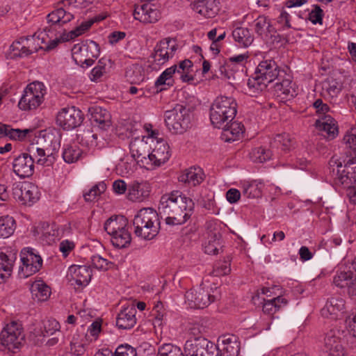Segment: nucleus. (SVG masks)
<instances>
[{
	"label": "nucleus",
	"instance_id": "nucleus-55",
	"mask_svg": "<svg viewBox=\"0 0 356 356\" xmlns=\"http://www.w3.org/2000/svg\"><path fill=\"white\" fill-rule=\"evenodd\" d=\"M114 356H137L136 350L129 344L119 346L113 353Z\"/></svg>",
	"mask_w": 356,
	"mask_h": 356
},
{
	"label": "nucleus",
	"instance_id": "nucleus-14",
	"mask_svg": "<svg viewBox=\"0 0 356 356\" xmlns=\"http://www.w3.org/2000/svg\"><path fill=\"white\" fill-rule=\"evenodd\" d=\"M84 119L82 111L75 106L62 108L56 116L57 124L65 130L79 127Z\"/></svg>",
	"mask_w": 356,
	"mask_h": 356
},
{
	"label": "nucleus",
	"instance_id": "nucleus-40",
	"mask_svg": "<svg viewBox=\"0 0 356 356\" xmlns=\"http://www.w3.org/2000/svg\"><path fill=\"white\" fill-rule=\"evenodd\" d=\"M292 145L293 143L289 134L286 133L276 135L270 143L272 149H281L284 152L289 150Z\"/></svg>",
	"mask_w": 356,
	"mask_h": 356
},
{
	"label": "nucleus",
	"instance_id": "nucleus-2",
	"mask_svg": "<svg viewBox=\"0 0 356 356\" xmlns=\"http://www.w3.org/2000/svg\"><path fill=\"white\" fill-rule=\"evenodd\" d=\"M193 209V200L179 191L163 195L159 206L160 215L165 217V223L169 225L185 223L191 216Z\"/></svg>",
	"mask_w": 356,
	"mask_h": 356
},
{
	"label": "nucleus",
	"instance_id": "nucleus-45",
	"mask_svg": "<svg viewBox=\"0 0 356 356\" xmlns=\"http://www.w3.org/2000/svg\"><path fill=\"white\" fill-rule=\"evenodd\" d=\"M273 149L264 147H258L252 149L250 153V159L255 163H264L269 160L273 155Z\"/></svg>",
	"mask_w": 356,
	"mask_h": 356
},
{
	"label": "nucleus",
	"instance_id": "nucleus-7",
	"mask_svg": "<svg viewBox=\"0 0 356 356\" xmlns=\"http://www.w3.org/2000/svg\"><path fill=\"white\" fill-rule=\"evenodd\" d=\"M45 92V86L42 82L31 83L24 89L18 103L19 108L23 111L37 108L42 103Z\"/></svg>",
	"mask_w": 356,
	"mask_h": 356
},
{
	"label": "nucleus",
	"instance_id": "nucleus-56",
	"mask_svg": "<svg viewBox=\"0 0 356 356\" xmlns=\"http://www.w3.org/2000/svg\"><path fill=\"white\" fill-rule=\"evenodd\" d=\"M29 40H30V38L29 37H22L18 40L13 42L10 47V49L12 51L11 52V58H20L21 44H22L23 43H25V42H29Z\"/></svg>",
	"mask_w": 356,
	"mask_h": 356
},
{
	"label": "nucleus",
	"instance_id": "nucleus-49",
	"mask_svg": "<svg viewBox=\"0 0 356 356\" xmlns=\"http://www.w3.org/2000/svg\"><path fill=\"white\" fill-rule=\"evenodd\" d=\"M106 60L102 58L98 61V64L90 72V80L97 81L99 79L106 73Z\"/></svg>",
	"mask_w": 356,
	"mask_h": 356
},
{
	"label": "nucleus",
	"instance_id": "nucleus-41",
	"mask_svg": "<svg viewBox=\"0 0 356 356\" xmlns=\"http://www.w3.org/2000/svg\"><path fill=\"white\" fill-rule=\"evenodd\" d=\"M355 277L351 270L337 271L333 278V283L339 288L348 289Z\"/></svg>",
	"mask_w": 356,
	"mask_h": 356
},
{
	"label": "nucleus",
	"instance_id": "nucleus-38",
	"mask_svg": "<svg viewBox=\"0 0 356 356\" xmlns=\"http://www.w3.org/2000/svg\"><path fill=\"white\" fill-rule=\"evenodd\" d=\"M16 223L14 218L9 216L0 217V237L7 238L15 232Z\"/></svg>",
	"mask_w": 356,
	"mask_h": 356
},
{
	"label": "nucleus",
	"instance_id": "nucleus-15",
	"mask_svg": "<svg viewBox=\"0 0 356 356\" xmlns=\"http://www.w3.org/2000/svg\"><path fill=\"white\" fill-rule=\"evenodd\" d=\"M177 49L178 44L175 38H165L157 42L152 57L156 64L163 65L174 56Z\"/></svg>",
	"mask_w": 356,
	"mask_h": 356
},
{
	"label": "nucleus",
	"instance_id": "nucleus-12",
	"mask_svg": "<svg viewBox=\"0 0 356 356\" xmlns=\"http://www.w3.org/2000/svg\"><path fill=\"white\" fill-rule=\"evenodd\" d=\"M313 106L316 113L321 115V118L316 120V126L320 130L327 133L328 138H334L338 135V126L335 120L326 114L330 111L329 106L323 103L321 99H318L313 103Z\"/></svg>",
	"mask_w": 356,
	"mask_h": 356
},
{
	"label": "nucleus",
	"instance_id": "nucleus-35",
	"mask_svg": "<svg viewBox=\"0 0 356 356\" xmlns=\"http://www.w3.org/2000/svg\"><path fill=\"white\" fill-rule=\"evenodd\" d=\"M268 83L256 73H254V75L248 80V92L250 96L256 97L266 88Z\"/></svg>",
	"mask_w": 356,
	"mask_h": 356
},
{
	"label": "nucleus",
	"instance_id": "nucleus-58",
	"mask_svg": "<svg viewBox=\"0 0 356 356\" xmlns=\"http://www.w3.org/2000/svg\"><path fill=\"white\" fill-rule=\"evenodd\" d=\"M148 4L143 3L142 5H135L134 10L133 13V15L136 20H139L140 22L144 23V17L146 16V13L148 11L147 10Z\"/></svg>",
	"mask_w": 356,
	"mask_h": 356
},
{
	"label": "nucleus",
	"instance_id": "nucleus-32",
	"mask_svg": "<svg viewBox=\"0 0 356 356\" xmlns=\"http://www.w3.org/2000/svg\"><path fill=\"white\" fill-rule=\"evenodd\" d=\"M127 219L123 216H112L104 222V228L108 234L111 236L117 232H120L127 227Z\"/></svg>",
	"mask_w": 356,
	"mask_h": 356
},
{
	"label": "nucleus",
	"instance_id": "nucleus-64",
	"mask_svg": "<svg viewBox=\"0 0 356 356\" xmlns=\"http://www.w3.org/2000/svg\"><path fill=\"white\" fill-rule=\"evenodd\" d=\"M350 333L356 338V313L350 315L346 320Z\"/></svg>",
	"mask_w": 356,
	"mask_h": 356
},
{
	"label": "nucleus",
	"instance_id": "nucleus-42",
	"mask_svg": "<svg viewBox=\"0 0 356 356\" xmlns=\"http://www.w3.org/2000/svg\"><path fill=\"white\" fill-rule=\"evenodd\" d=\"M262 184L257 181L244 184L243 195L248 198H259L261 196Z\"/></svg>",
	"mask_w": 356,
	"mask_h": 356
},
{
	"label": "nucleus",
	"instance_id": "nucleus-29",
	"mask_svg": "<svg viewBox=\"0 0 356 356\" xmlns=\"http://www.w3.org/2000/svg\"><path fill=\"white\" fill-rule=\"evenodd\" d=\"M149 193V187L146 183L134 181L128 187L127 198L133 202H142Z\"/></svg>",
	"mask_w": 356,
	"mask_h": 356
},
{
	"label": "nucleus",
	"instance_id": "nucleus-6",
	"mask_svg": "<svg viewBox=\"0 0 356 356\" xmlns=\"http://www.w3.org/2000/svg\"><path fill=\"white\" fill-rule=\"evenodd\" d=\"M99 54V45L93 40H86L81 44H76L72 49L73 60L82 67L92 66Z\"/></svg>",
	"mask_w": 356,
	"mask_h": 356
},
{
	"label": "nucleus",
	"instance_id": "nucleus-10",
	"mask_svg": "<svg viewBox=\"0 0 356 356\" xmlns=\"http://www.w3.org/2000/svg\"><path fill=\"white\" fill-rule=\"evenodd\" d=\"M219 298L217 289L211 293L201 287L191 289L185 294L186 302L193 309H204Z\"/></svg>",
	"mask_w": 356,
	"mask_h": 356
},
{
	"label": "nucleus",
	"instance_id": "nucleus-31",
	"mask_svg": "<svg viewBox=\"0 0 356 356\" xmlns=\"http://www.w3.org/2000/svg\"><path fill=\"white\" fill-rule=\"evenodd\" d=\"M70 271L72 273L73 280L79 286H85L88 285L91 280L92 273L88 266H71Z\"/></svg>",
	"mask_w": 356,
	"mask_h": 356
},
{
	"label": "nucleus",
	"instance_id": "nucleus-36",
	"mask_svg": "<svg viewBox=\"0 0 356 356\" xmlns=\"http://www.w3.org/2000/svg\"><path fill=\"white\" fill-rule=\"evenodd\" d=\"M111 241L118 248H124L130 245L131 235L127 227L111 235Z\"/></svg>",
	"mask_w": 356,
	"mask_h": 356
},
{
	"label": "nucleus",
	"instance_id": "nucleus-22",
	"mask_svg": "<svg viewBox=\"0 0 356 356\" xmlns=\"http://www.w3.org/2000/svg\"><path fill=\"white\" fill-rule=\"evenodd\" d=\"M22 266L19 268V275L28 277L40 270L42 265V259L40 255L29 252L26 257H22Z\"/></svg>",
	"mask_w": 356,
	"mask_h": 356
},
{
	"label": "nucleus",
	"instance_id": "nucleus-62",
	"mask_svg": "<svg viewBox=\"0 0 356 356\" xmlns=\"http://www.w3.org/2000/svg\"><path fill=\"white\" fill-rule=\"evenodd\" d=\"M241 197V193L236 188H230L226 193L227 200L231 203H236Z\"/></svg>",
	"mask_w": 356,
	"mask_h": 356
},
{
	"label": "nucleus",
	"instance_id": "nucleus-52",
	"mask_svg": "<svg viewBox=\"0 0 356 356\" xmlns=\"http://www.w3.org/2000/svg\"><path fill=\"white\" fill-rule=\"evenodd\" d=\"M59 236V230L56 229V225L48 226L46 231L42 234V240L47 244H51L58 239Z\"/></svg>",
	"mask_w": 356,
	"mask_h": 356
},
{
	"label": "nucleus",
	"instance_id": "nucleus-43",
	"mask_svg": "<svg viewBox=\"0 0 356 356\" xmlns=\"http://www.w3.org/2000/svg\"><path fill=\"white\" fill-rule=\"evenodd\" d=\"M31 293L38 300H46L50 296V288L42 281H36L31 286Z\"/></svg>",
	"mask_w": 356,
	"mask_h": 356
},
{
	"label": "nucleus",
	"instance_id": "nucleus-50",
	"mask_svg": "<svg viewBox=\"0 0 356 356\" xmlns=\"http://www.w3.org/2000/svg\"><path fill=\"white\" fill-rule=\"evenodd\" d=\"M36 154L34 156L37 158V163L42 165L49 166L54 162V157L52 154L46 156L45 151L42 148L36 149Z\"/></svg>",
	"mask_w": 356,
	"mask_h": 356
},
{
	"label": "nucleus",
	"instance_id": "nucleus-59",
	"mask_svg": "<svg viewBox=\"0 0 356 356\" xmlns=\"http://www.w3.org/2000/svg\"><path fill=\"white\" fill-rule=\"evenodd\" d=\"M325 90L331 97L336 96L341 91V88L339 87L338 83L334 81H327L325 82Z\"/></svg>",
	"mask_w": 356,
	"mask_h": 356
},
{
	"label": "nucleus",
	"instance_id": "nucleus-23",
	"mask_svg": "<svg viewBox=\"0 0 356 356\" xmlns=\"http://www.w3.org/2000/svg\"><path fill=\"white\" fill-rule=\"evenodd\" d=\"M17 259V251L6 249L0 252V284L4 283L11 275L14 263Z\"/></svg>",
	"mask_w": 356,
	"mask_h": 356
},
{
	"label": "nucleus",
	"instance_id": "nucleus-13",
	"mask_svg": "<svg viewBox=\"0 0 356 356\" xmlns=\"http://www.w3.org/2000/svg\"><path fill=\"white\" fill-rule=\"evenodd\" d=\"M12 197L19 204L31 207L39 200L38 188L29 182H15Z\"/></svg>",
	"mask_w": 356,
	"mask_h": 356
},
{
	"label": "nucleus",
	"instance_id": "nucleus-60",
	"mask_svg": "<svg viewBox=\"0 0 356 356\" xmlns=\"http://www.w3.org/2000/svg\"><path fill=\"white\" fill-rule=\"evenodd\" d=\"M339 341H341L340 339L336 337L332 332L327 333L324 339L325 351L327 352Z\"/></svg>",
	"mask_w": 356,
	"mask_h": 356
},
{
	"label": "nucleus",
	"instance_id": "nucleus-44",
	"mask_svg": "<svg viewBox=\"0 0 356 356\" xmlns=\"http://www.w3.org/2000/svg\"><path fill=\"white\" fill-rule=\"evenodd\" d=\"M264 300V303L263 305L262 310L267 314H272L276 312L280 308H281L282 305L285 306L287 304V300L282 296H277V298H274L268 300Z\"/></svg>",
	"mask_w": 356,
	"mask_h": 356
},
{
	"label": "nucleus",
	"instance_id": "nucleus-33",
	"mask_svg": "<svg viewBox=\"0 0 356 356\" xmlns=\"http://www.w3.org/2000/svg\"><path fill=\"white\" fill-rule=\"evenodd\" d=\"M179 181L191 186H197L203 180V174L200 168H190L179 177Z\"/></svg>",
	"mask_w": 356,
	"mask_h": 356
},
{
	"label": "nucleus",
	"instance_id": "nucleus-19",
	"mask_svg": "<svg viewBox=\"0 0 356 356\" xmlns=\"http://www.w3.org/2000/svg\"><path fill=\"white\" fill-rule=\"evenodd\" d=\"M34 158L26 152L20 154L13 161V170L20 178H28L34 173Z\"/></svg>",
	"mask_w": 356,
	"mask_h": 356
},
{
	"label": "nucleus",
	"instance_id": "nucleus-26",
	"mask_svg": "<svg viewBox=\"0 0 356 356\" xmlns=\"http://www.w3.org/2000/svg\"><path fill=\"white\" fill-rule=\"evenodd\" d=\"M136 309L134 305L128 306L118 314L116 325L122 330L132 328L136 323Z\"/></svg>",
	"mask_w": 356,
	"mask_h": 356
},
{
	"label": "nucleus",
	"instance_id": "nucleus-5",
	"mask_svg": "<svg viewBox=\"0 0 356 356\" xmlns=\"http://www.w3.org/2000/svg\"><path fill=\"white\" fill-rule=\"evenodd\" d=\"M164 118L169 131L175 134H182L192 127L191 110L181 104H176L172 109L166 111Z\"/></svg>",
	"mask_w": 356,
	"mask_h": 356
},
{
	"label": "nucleus",
	"instance_id": "nucleus-3",
	"mask_svg": "<svg viewBox=\"0 0 356 356\" xmlns=\"http://www.w3.org/2000/svg\"><path fill=\"white\" fill-rule=\"evenodd\" d=\"M133 225L136 236L144 240H152L160 230L159 214L152 208L141 209L135 215Z\"/></svg>",
	"mask_w": 356,
	"mask_h": 356
},
{
	"label": "nucleus",
	"instance_id": "nucleus-17",
	"mask_svg": "<svg viewBox=\"0 0 356 356\" xmlns=\"http://www.w3.org/2000/svg\"><path fill=\"white\" fill-rule=\"evenodd\" d=\"M216 221L207 222V239L204 245V252L208 254H218L222 250V236Z\"/></svg>",
	"mask_w": 356,
	"mask_h": 356
},
{
	"label": "nucleus",
	"instance_id": "nucleus-34",
	"mask_svg": "<svg viewBox=\"0 0 356 356\" xmlns=\"http://www.w3.org/2000/svg\"><path fill=\"white\" fill-rule=\"evenodd\" d=\"M232 36L235 42L240 47H248L254 41V36L248 28L237 27L232 31Z\"/></svg>",
	"mask_w": 356,
	"mask_h": 356
},
{
	"label": "nucleus",
	"instance_id": "nucleus-47",
	"mask_svg": "<svg viewBox=\"0 0 356 356\" xmlns=\"http://www.w3.org/2000/svg\"><path fill=\"white\" fill-rule=\"evenodd\" d=\"M79 140L82 145L88 148H92L98 145L97 134H93L90 130H86L82 134L79 135Z\"/></svg>",
	"mask_w": 356,
	"mask_h": 356
},
{
	"label": "nucleus",
	"instance_id": "nucleus-21",
	"mask_svg": "<svg viewBox=\"0 0 356 356\" xmlns=\"http://www.w3.org/2000/svg\"><path fill=\"white\" fill-rule=\"evenodd\" d=\"M221 344L220 354L222 356H238L240 353L241 343L236 335L226 334L218 337V346Z\"/></svg>",
	"mask_w": 356,
	"mask_h": 356
},
{
	"label": "nucleus",
	"instance_id": "nucleus-27",
	"mask_svg": "<svg viewBox=\"0 0 356 356\" xmlns=\"http://www.w3.org/2000/svg\"><path fill=\"white\" fill-rule=\"evenodd\" d=\"M344 310L345 300L339 296L332 297L321 309V314L325 317L333 316V318H337L339 314L343 313Z\"/></svg>",
	"mask_w": 356,
	"mask_h": 356
},
{
	"label": "nucleus",
	"instance_id": "nucleus-53",
	"mask_svg": "<svg viewBox=\"0 0 356 356\" xmlns=\"http://www.w3.org/2000/svg\"><path fill=\"white\" fill-rule=\"evenodd\" d=\"M60 329V324L54 319L47 320L44 323V330L42 331L43 337H49L54 334Z\"/></svg>",
	"mask_w": 356,
	"mask_h": 356
},
{
	"label": "nucleus",
	"instance_id": "nucleus-11",
	"mask_svg": "<svg viewBox=\"0 0 356 356\" xmlns=\"http://www.w3.org/2000/svg\"><path fill=\"white\" fill-rule=\"evenodd\" d=\"M158 134V132L152 131L151 137H147L146 139H145V137L142 139L136 138L129 144L131 157L145 168L146 165H148V162L146 161L149 157L150 150L152 148V144H149L148 140H151V143H154V138L157 139Z\"/></svg>",
	"mask_w": 356,
	"mask_h": 356
},
{
	"label": "nucleus",
	"instance_id": "nucleus-25",
	"mask_svg": "<svg viewBox=\"0 0 356 356\" xmlns=\"http://www.w3.org/2000/svg\"><path fill=\"white\" fill-rule=\"evenodd\" d=\"M218 0L194 1L191 4L193 10L207 18L214 17L220 10Z\"/></svg>",
	"mask_w": 356,
	"mask_h": 356
},
{
	"label": "nucleus",
	"instance_id": "nucleus-1",
	"mask_svg": "<svg viewBox=\"0 0 356 356\" xmlns=\"http://www.w3.org/2000/svg\"><path fill=\"white\" fill-rule=\"evenodd\" d=\"M49 25L44 29L46 35L51 40L44 48L45 51H51L55 49L61 42L69 41L82 35L88 30L95 22L94 19L83 22L74 30L66 33L61 29V26L70 22L74 15L63 8H59L50 13L47 17Z\"/></svg>",
	"mask_w": 356,
	"mask_h": 356
},
{
	"label": "nucleus",
	"instance_id": "nucleus-9",
	"mask_svg": "<svg viewBox=\"0 0 356 356\" xmlns=\"http://www.w3.org/2000/svg\"><path fill=\"white\" fill-rule=\"evenodd\" d=\"M184 350L186 356H222L218 346L201 337L187 340Z\"/></svg>",
	"mask_w": 356,
	"mask_h": 356
},
{
	"label": "nucleus",
	"instance_id": "nucleus-8",
	"mask_svg": "<svg viewBox=\"0 0 356 356\" xmlns=\"http://www.w3.org/2000/svg\"><path fill=\"white\" fill-rule=\"evenodd\" d=\"M22 325L17 321L6 324L0 333V349L15 352L19 348L24 339Z\"/></svg>",
	"mask_w": 356,
	"mask_h": 356
},
{
	"label": "nucleus",
	"instance_id": "nucleus-20",
	"mask_svg": "<svg viewBox=\"0 0 356 356\" xmlns=\"http://www.w3.org/2000/svg\"><path fill=\"white\" fill-rule=\"evenodd\" d=\"M253 23L254 31L258 35L267 40H269L270 36L271 39L270 42L272 43L280 42V35H275L276 30L266 16L259 15Z\"/></svg>",
	"mask_w": 356,
	"mask_h": 356
},
{
	"label": "nucleus",
	"instance_id": "nucleus-30",
	"mask_svg": "<svg viewBox=\"0 0 356 356\" xmlns=\"http://www.w3.org/2000/svg\"><path fill=\"white\" fill-rule=\"evenodd\" d=\"M221 128L223 129L222 138L226 142H232L238 140L244 133V126L241 122H231Z\"/></svg>",
	"mask_w": 356,
	"mask_h": 356
},
{
	"label": "nucleus",
	"instance_id": "nucleus-46",
	"mask_svg": "<svg viewBox=\"0 0 356 356\" xmlns=\"http://www.w3.org/2000/svg\"><path fill=\"white\" fill-rule=\"evenodd\" d=\"M106 190V184L104 181L99 182L94 185L88 191L84 192L83 196L86 202H92L104 193Z\"/></svg>",
	"mask_w": 356,
	"mask_h": 356
},
{
	"label": "nucleus",
	"instance_id": "nucleus-39",
	"mask_svg": "<svg viewBox=\"0 0 356 356\" xmlns=\"http://www.w3.org/2000/svg\"><path fill=\"white\" fill-rule=\"evenodd\" d=\"M83 154V151L76 145H67L63 151V159L67 163L76 162Z\"/></svg>",
	"mask_w": 356,
	"mask_h": 356
},
{
	"label": "nucleus",
	"instance_id": "nucleus-54",
	"mask_svg": "<svg viewBox=\"0 0 356 356\" xmlns=\"http://www.w3.org/2000/svg\"><path fill=\"white\" fill-rule=\"evenodd\" d=\"M323 16V10L318 5H315L314 9L309 13L308 19L314 24H322Z\"/></svg>",
	"mask_w": 356,
	"mask_h": 356
},
{
	"label": "nucleus",
	"instance_id": "nucleus-18",
	"mask_svg": "<svg viewBox=\"0 0 356 356\" xmlns=\"http://www.w3.org/2000/svg\"><path fill=\"white\" fill-rule=\"evenodd\" d=\"M254 73L269 83L286 76L285 71L280 70L277 64L273 60H265L260 62Z\"/></svg>",
	"mask_w": 356,
	"mask_h": 356
},
{
	"label": "nucleus",
	"instance_id": "nucleus-61",
	"mask_svg": "<svg viewBox=\"0 0 356 356\" xmlns=\"http://www.w3.org/2000/svg\"><path fill=\"white\" fill-rule=\"evenodd\" d=\"M193 63L189 59H185L179 63V65H177L176 73L178 74H181L183 72H186L188 71H191V68L193 67Z\"/></svg>",
	"mask_w": 356,
	"mask_h": 356
},
{
	"label": "nucleus",
	"instance_id": "nucleus-48",
	"mask_svg": "<svg viewBox=\"0 0 356 356\" xmlns=\"http://www.w3.org/2000/svg\"><path fill=\"white\" fill-rule=\"evenodd\" d=\"M90 259L92 266L97 270H107L113 265L112 262L108 261L99 254L92 255Z\"/></svg>",
	"mask_w": 356,
	"mask_h": 356
},
{
	"label": "nucleus",
	"instance_id": "nucleus-37",
	"mask_svg": "<svg viewBox=\"0 0 356 356\" xmlns=\"http://www.w3.org/2000/svg\"><path fill=\"white\" fill-rule=\"evenodd\" d=\"M10 126L0 122V138L8 136L10 139L23 140L31 131L30 129H9Z\"/></svg>",
	"mask_w": 356,
	"mask_h": 356
},
{
	"label": "nucleus",
	"instance_id": "nucleus-28",
	"mask_svg": "<svg viewBox=\"0 0 356 356\" xmlns=\"http://www.w3.org/2000/svg\"><path fill=\"white\" fill-rule=\"evenodd\" d=\"M89 111L92 123H95L100 129L104 130L111 127V115L106 109L100 106H94Z\"/></svg>",
	"mask_w": 356,
	"mask_h": 356
},
{
	"label": "nucleus",
	"instance_id": "nucleus-51",
	"mask_svg": "<svg viewBox=\"0 0 356 356\" xmlns=\"http://www.w3.org/2000/svg\"><path fill=\"white\" fill-rule=\"evenodd\" d=\"M231 272L230 261H223L215 264L212 274L214 276H223Z\"/></svg>",
	"mask_w": 356,
	"mask_h": 356
},
{
	"label": "nucleus",
	"instance_id": "nucleus-16",
	"mask_svg": "<svg viewBox=\"0 0 356 356\" xmlns=\"http://www.w3.org/2000/svg\"><path fill=\"white\" fill-rule=\"evenodd\" d=\"M170 156V147L168 144L163 140H156L152 152H150L149 157L147 158L146 169L154 170L157 167L167 162Z\"/></svg>",
	"mask_w": 356,
	"mask_h": 356
},
{
	"label": "nucleus",
	"instance_id": "nucleus-4",
	"mask_svg": "<svg viewBox=\"0 0 356 356\" xmlns=\"http://www.w3.org/2000/svg\"><path fill=\"white\" fill-rule=\"evenodd\" d=\"M237 113V103L232 97L220 96L216 97L210 109L211 124L216 128H221L225 123H230Z\"/></svg>",
	"mask_w": 356,
	"mask_h": 356
},
{
	"label": "nucleus",
	"instance_id": "nucleus-57",
	"mask_svg": "<svg viewBox=\"0 0 356 356\" xmlns=\"http://www.w3.org/2000/svg\"><path fill=\"white\" fill-rule=\"evenodd\" d=\"M148 11L146 13V16L144 17V23H155L161 17V13L157 9L153 8L152 5L148 4Z\"/></svg>",
	"mask_w": 356,
	"mask_h": 356
},
{
	"label": "nucleus",
	"instance_id": "nucleus-63",
	"mask_svg": "<svg viewBox=\"0 0 356 356\" xmlns=\"http://www.w3.org/2000/svg\"><path fill=\"white\" fill-rule=\"evenodd\" d=\"M277 22L282 25V29L284 30L291 28V25L290 24V15L285 10H282L281 12L277 18Z\"/></svg>",
	"mask_w": 356,
	"mask_h": 356
},
{
	"label": "nucleus",
	"instance_id": "nucleus-24",
	"mask_svg": "<svg viewBox=\"0 0 356 356\" xmlns=\"http://www.w3.org/2000/svg\"><path fill=\"white\" fill-rule=\"evenodd\" d=\"M274 86L275 92L277 96L280 97L282 100L288 101L297 95L295 89V84L292 83L291 76L286 74L282 77L280 80H277Z\"/></svg>",
	"mask_w": 356,
	"mask_h": 356
}]
</instances>
